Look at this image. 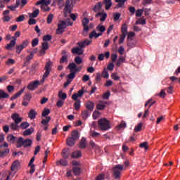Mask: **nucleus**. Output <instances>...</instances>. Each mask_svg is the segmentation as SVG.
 <instances>
[{
  "label": "nucleus",
  "instance_id": "10",
  "mask_svg": "<svg viewBox=\"0 0 180 180\" xmlns=\"http://www.w3.org/2000/svg\"><path fill=\"white\" fill-rule=\"evenodd\" d=\"M96 18H100V22H105L106 20V18H108V13L103 11L102 12H98L95 15Z\"/></svg>",
  "mask_w": 180,
  "mask_h": 180
},
{
  "label": "nucleus",
  "instance_id": "34",
  "mask_svg": "<svg viewBox=\"0 0 180 180\" xmlns=\"http://www.w3.org/2000/svg\"><path fill=\"white\" fill-rule=\"evenodd\" d=\"M33 131H34V129L31 127L28 129H26L24 132H23V136H30V134H32V133H33Z\"/></svg>",
  "mask_w": 180,
  "mask_h": 180
},
{
  "label": "nucleus",
  "instance_id": "2",
  "mask_svg": "<svg viewBox=\"0 0 180 180\" xmlns=\"http://www.w3.org/2000/svg\"><path fill=\"white\" fill-rule=\"evenodd\" d=\"M124 169V165H117L112 168V176L115 179H120L122 176V172Z\"/></svg>",
  "mask_w": 180,
  "mask_h": 180
},
{
  "label": "nucleus",
  "instance_id": "18",
  "mask_svg": "<svg viewBox=\"0 0 180 180\" xmlns=\"http://www.w3.org/2000/svg\"><path fill=\"white\" fill-rule=\"evenodd\" d=\"M72 53L73 54H77L78 56H82V54H84V50L81 49L79 47H75L72 49Z\"/></svg>",
  "mask_w": 180,
  "mask_h": 180
},
{
  "label": "nucleus",
  "instance_id": "12",
  "mask_svg": "<svg viewBox=\"0 0 180 180\" xmlns=\"http://www.w3.org/2000/svg\"><path fill=\"white\" fill-rule=\"evenodd\" d=\"M39 85H40V81L39 80L34 81L28 84L27 89H29V91H34V89H36V88H37Z\"/></svg>",
  "mask_w": 180,
  "mask_h": 180
},
{
  "label": "nucleus",
  "instance_id": "25",
  "mask_svg": "<svg viewBox=\"0 0 180 180\" xmlns=\"http://www.w3.org/2000/svg\"><path fill=\"white\" fill-rule=\"evenodd\" d=\"M79 148H86V139L85 138L81 139Z\"/></svg>",
  "mask_w": 180,
  "mask_h": 180
},
{
  "label": "nucleus",
  "instance_id": "13",
  "mask_svg": "<svg viewBox=\"0 0 180 180\" xmlns=\"http://www.w3.org/2000/svg\"><path fill=\"white\" fill-rule=\"evenodd\" d=\"M84 94H85V90L84 89V87H82L81 90L78 91L77 94H74L72 96V99H73V101H77V99L81 98Z\"/></svg>",
  "mask_w": 180,
  "mask_h": 180
},
{
  "label": "nucleus",
  "instance_id": "41",
  "mask_svg": "<svg viewBox=\"0 0 180 180\" xmlns=\"http://www.w3.org/2000/svg\"><path fill=\"white\" fill-rule=\"evenodd\" d=\"M29 126H30L29 122H24L21 123V124L20 125V128H21L22 130H25V129H27V127H29Z\"/></svg>",
  "mask_w": 180,
  "mask_h": 180
},
{
  "label": "nucleus",
  "instance_id": "35",
  "mask_svg": "<svg viewBox=\"0 0 180 180\" xmlns=\"http://www.w3.org/2000/svg\"><path fill=\"white\" fill-rule=\"evenodd\" d=\"M11 2V0H0V11H2L5 5Z\"/></svg>",
  "mask_w": 180,
  "mask_h": 180
},
{
  "label": "nucleus",
  "instance_id": "48",
  "mask_svg": "<svg viewBox=\"0 0 180 180\" xmlns=\"http://www.w3.org/2000/svg\"><path fill=\"white\" fill-rule=\"evenodd\" d=\"M58 97L60 99H63V101H65V99H67V94L63 93V91H59Z\"/></svg>",
  "mask_w": 180,
  "mask_h": 180
},
{
  "label": "nucleus",
  "instance_id": "45",
  "mask_svg": "<svg viewBox=\"0 0 180 180\" xmlns=\"http://www.w3.org/2000/svg\"><path fill=\"white\" fill-rule=\"evenodd\" d=\"M70 155V152L68 151V149H63L62 151V156L63 158H68Z\"/></svg>",
  "mask_w": 180,
  "mask_h": 180
},
{
  "label": "nucleus",
  "instance_id": "14",
  "mask_svg": "<svg viewBox=\"0 0 180 180\" xmlns=\"http://www.w3.org/2000/svg\"><path fill=\"white\" fill-rule=\"evenodd\" d=\"M30 99H32V95L27 94L24 96L22 99V106H29V103L30 102Z\"/></svg>",
  "mask_w": 180,
  "mask_h": 180
},
{
  "label": "nucleus",
  "instance_id": "16",
  "mask_svg": "<svg viewBox=\"0 0 180 180\" xmlns=\"http://www.w3.org/2000/svg\"><path fill=\"white\" fill-rule=\"evenodd\" d=\"M19 168H20V162L18 160L14 161L11 165V171H18Z\"/></svg>",
  "mask_w": 180,
  "mask_h": 180
},
{
  "label": "nucleus",
  "instance_id": "56",
  "mask_svg": "<svg viewBox=\"0 0 180 180\" xmlns=\"http://www.w3.org/2000/svg\"><path fill=\"white\" fill-rule=\"evenodd\" d=\"M75 63H76V64L79 65V64H82V63H84V61L82 60V58H81L79 56H77L75 58Z\"/></svg>",
  "mask_w": 180,
  "mask_h": 180
},
{
  "label": "nucleus",
  "instance_id": "27",
  "mask_svg": "<svg viewBox=\"0 0 180 180\" xmlns=\"http://www.w3.org/2000/svg\"><path fill=\"white\" fill-rule=\"evenodd\" d=\"M71 138L73 139L74 140L77 141L78 139H79V133H78V131H72L71 134Z\"/></svg>",
  "mask_w": 180,
  "mask_h": 180
},
{
  "label": "nucleus",
  "instance_id": "36",
  "mask_svg": "<svg viewBox=\"0 0 180 180\" xmlns=\"http://www.w3.org/2000/svg\"><path fill=\"white\" fill-rule=\"evenodd\" d=\"M74 108L75 109V110H79V109H81V101L77 99V101H75V103L74 104Z\"/></svg>",
  "mask_w": 180,
  "mask_h": 180
},
{
  "label": "nucleus",
  "instance_id": "1",
  "mask_svg": "<svg viewBox=\"0 0 180 180\" xmlns=\"http://www.w3.org/2000/svg\"><path fill=\"white\" fill-rule=\"evenodd\" d=\"M68 68L70 71V73L68 75V79L72 81L74 78H75V74L82 70V67L79 66V68L77 67V65L74 63H70L68 65Z\"/></svg>",
  "mask_w": 180,
  "mask_h": 180
},
{
  "label": "nucleus",
  "instance_id": "62",
  "mask_svg": "<svg viewBox=\"0 0 180 180\" xmlns=\"http://www.w3.org/2000/svg\"><path fill=\"white\" fill-rule=\"evenodd\" d=\"M41 49H43L44 50H49V43H47L46 41L43 42L41 44Z\"/></svg>",
  "mask_w": 180,
  "mask_h": 180
},
{
  "label": "nucleus",
  "instance_id": "55",
  "mask_svg": "<svg viewBox=\"0 0 180 180\" xmlns=\"http://www.w3.org/2000/svg\"><path fill=\"white\" fill-rule=\"evenodd\" d=\"M101 75L103 78H109V72L105 68H104L103 71L101 73Z\"/></svg>",
  "mask_w": 180,
  "mask_h": 180
},
{
  "label": "nucleus",
  "instance_id": "51",
  "mask_svg": "<svg viewBox=\"0 0 180 180\" xmlns=\"http://www.w3.org/2000/svg\"><path fill=\"white\" fill-rule=\"evenodd\" d=\"M41 9L44 12H50V11H51V8L50 7H48V6L43 4L41 6Z\"/></svg>",
  "mask_w": 180,
  "mask_h": 180
},
{
  "label": "nucleus",
  "instance_id": "52",
  "mask_svg": "<svg viewBox=\"0 0 180 180\" xmlns=\"http://www.w3.org/2000/svg\"><path fill=\"white\" fill-rule=\"evenodd\" d=\"M140 148H144L145 150H148V142H143L140 143L139 145Z\"/></svg>",
  "mask_w": 180,
  "mask_h": 180
},
{
  "label": "nucleus",
  "instance_id": "57",
  "mask_svg": "<svg viewBox=\"0 0 180 180\" xmlns=\"http://www.w3.org/2000/svg\"><path fill=\"white\" fill-rule=\"evenodd\" d=\"M142 127H143V124L139 123L136 127H135L134 131H136V133L139 132V131H141V128Z\"/></svg>",
  "mask_w": 180,
  "mask_h": 180
},
{
  "label": "nucleus",
  "instance_id": "32",
  "mask_svg": "<svg viewBox=\"0 0 180 180\" xmlns=\"http://www.w3.org/2000/svg\"><path fill=\"white\" fill-rule=\"evenodd\" d=\"M82 154L81 151L76 150L72 153V158H79V157H82Z\"/></svg>",
  "mask_w": 180,
  "mask_h": 180
},
{
  "label": "nucleus",
  "instance_id": "17",
  "mask_svg": "<svg viewBox=\"0 0 180 180\" xmlns=\"http://www.w3.org/2000/svg\"><path fill=\"white\" fill-rule=\"evenodd\" d=\"M13 40L11 41V43L8 44L6 46V50H11L12 47H15V44H16V37H13Z\"/></svg>",
  "mask_w": 180,
  "mask_h": 180
},
{
  "label": "nucleus",
  "instance_id": "26",
  "mask_svg": "<svg viewBox=\"0 0 180 180\" xmlns=\"http://www.w3.org/2000/svg\"><path fill=\"white\" fill-rule=\"evenodd\" d=\"M94 106H95V105L94 104V103L92 101H88L86 103V108L89 110H91V111L94 110Z\"/></svg>",
  "mask_w": 180,
  "mask_h": 180
},
{
  "label": "nucleus",
  "instance_id": "61",
  "mask_svg": "<svg viewBox=\"0 0 180 180\" xmlns=\"http://www.w3.org/2000/svg\"><path fill=\"white\" fill-rule=\"evenodd\" d=\"M143 12H144V10L138 9L136 12V16H137L138 18H140V16H141V15H143Z\"/></svg>",
  "mask_w": 180,
  "mask_h": 180
},
{
  "label": "nucleus",
  "instance_id": "46",
  "mask_svg": "<svg viewBox=\"0 0 180 180\" xmlns=\"http://www.w3.org/2000/svg\"><path fill=\"white\" fill-rule=\"evenodd\" d=\"M96 30L98 32H101L100 33H103V32H105V30H106V28L105 27V26L103 25H98L96 27Z\"/></svg>",
  "mask_w": 180,
  "mask_h": 180
},
{
  "label": "nucleus",
  "instance_id": "49",
  "mask_svg": "<svg viewBox=\"0 0 180 180\" xmlns=\"http://www.w3.org/2000/svg\"><path fill=\"white\" fill-rule=\"evenodd\" d=\"M53 19H54V15H53L52 13H50L46 19V22L48 23V25H50V23H51V22H53Z\"/></svg>",
  "mask_w": 180,
  "mask_h": 180
},
{
  "label": "nucleus",
  "instance_id": "44",
  "mask_svg": "<svg viewBox=\"0 0 180 180\" xmlns=\"http://www.w3.org/2000/svg\"><path fill=\"white\" fill-rule=\"evenodd\" d=\"M60 64H63L64 63H66V64L68 63V56L64 55L61 57L60 60Z\"/></svg>",
  "mask_w": 180,
  "mask_h": 180
},
{
  "label": "nucleus",
  "instance_id": "33",
  "mask_svg": "<svg viewBox=\"0 0 180 180\" xmlns=\"http://www.w3.org/2000/svg\"><path fill=\"white\" fill-rule=\"evenodd\" d=\"M68 146H70V147H72V146H74V144H75V139H73V138L70 137L67 139L66 141Z\"/></svg>",
  "mask_w": 180,
  "mask_h": 180
},
{
  "label": "nucleus",
  "instance_id": "19",
  "mask_svg": "<svg viewBox=\"0 0 180 180\" xmlns=\"http://www.w3.org/2000/svg\"><path fill=\"white\" fill-rule=\"evenodd\" d=\"M103 5H105V11H109L112 6V0H103Z\"/></svg>",
  "mask_w": 180,
  "mask_h": 180
},
{
  "label": "nucleus",
  "instance_id": "28",
  "mask_svg": "<svg viewBox=\"0 0 180 180\" xmlns=\"http://www.w3.org/2000/svg\"><path fill=\"white\" fill-rule=\"evenodd\" d=\"M102 6H103V4L102 2H98L97 3L94 8H93V11H94V12H98L101 9H102Z\"/></svg>",
  "mask_w": 180,
  "mask_h": 180
},
{
  "label": "nucleus",
  "instance_id": "11",
  "mask_svg": "<svg viewBox=\"0 0 180 180\" xmlns=\"http://www.w3.org/2000/svg\"><path fill=\"white\" fill-rule=\"evenodd\" d=\"M11 119H13L15 123H22L23 120V117H20V115L18 112L13 113L11 115Z\"/></svg>",
  "mask_w": 180,
  "mask_h": 180
},
{
  "label": "nucleus",
  "instance_id": "8",
  "mask_svg": "<svg viewBox=\"0 0 180 180\" xmlns=\"http://www.w3.org/2000/svg\"><path fill=\"white\" fill-rule=\"evenodd\" d=\"M29 43H30V41L28 39H26L23 41L21 44L17 46V47L15 48L17 54H20L23 49H26V47L29 46Z\"/></svg>",
  "mask_w": 180,
  "mask_h": 180
},
{
  "label": "nucleus",
  "instance_id": "60",
  "mask_svg": "<svg viewBox=\"0 0 180 180\" xmlns=\"http://www.w3.org/2000/svg\"><path fill=\"white\" fill-rule=\"evenodd\" d=\"M48 115H50V110L47 108H45L42 112L41 116H43L44 117H47Z\"/></svg>",
  "mask_w": 180,
  "mask_h": 180
},
{
  "label": "nucleus",
  "instance_id": "38",
  "mask_svg": "<svg viewBox=\"0 0 180 180\" xmlns=\"http://www.w3.org/2000/svg\"><path fill=\"white\" fill-rule=\"evenodd\" d=\"M89 134L93 139H95L96 137H99L101 136L100 133H98L92 129L90 130Z\"/></svg>",
  "mask_w": 180,
  "mask_h": 180
},
{
  "label": "nucleus",
  "instance_id": "15",
  "mask_svg": "<svg viewBox=\"0 0 180 180\" xmlns=\"http://www.w3.org/2000/svg\"><path fill=\"white\" fill-rule=\"evenodd\" d=\"M106 103H108V102L100 101L96 105V109L98 110H103L105 108H106Z\"/></svg>",
  "mask_w": 180,
  "mask_h": 180
},
{
  "label": "nucleus",
  "instance_id": "20",
  "mask_svg": "<svg viewBox=\"0 0 180 180\" xmlns=\"http://www.w3.org/2000/svg\"><path fill=\"white\" fill-rule=\"evenodd\" d=\"M89 148H90V150H98V148H99V146L96 144L94 141L91 140L89 142Z\"/></svg>",
  "mask_w": 180,
  "mask_h": 180
},
{
  "label": "nucleus",
  "instance_id": "59",
  "mask_svg": "<svg viewBox=\"0 0 180 180\" xmlns=\"http://www.w3.org/2000/svg\"><path fill=\"white\" fill-rule=\"evenodd\" d=\"M113 16H114V22H117V20L120 19L121 14L120 13H114Z\"/></svg>",
  "mask_w": 180,
  "mask_h": 180
},
{
  "label": "nucleus",
  "instance_id": "40",
  "mask_svg": "<svg viewBox=\"0 0 180 180\" xmlns=\"http://www.w3.org/2000/svg\"><path fill=\"white\" fill-rule=\"evenodd\" d=\"M57 165H63L65 167V165H68V162L64 159H60L59 161L56 162Z\"/></svg>",
  "mask_w": 180,
  "mask_h": 180
},
{
  "label": "nucleus",
  "instance_id": "47",
  "mask_svg": "<svg viewBox=\"0 0 180 180\" xmlns=\"http://www.w3.org/2000/svg\"><path fill=\"white\" fill-rule=\"evenodd\" d=\"M126 128V122L124 121H122L121 123L116 127V129L117 130H121V129H125Z\"/></svg>",
  "mask_w": 180,
  "mask_h": 180
},
{
  "label": "nucleus",
  "instance_id": "6",
  "mask_svg": "<svg viewBox=\"0 0 180 180\" xmlns=\"http://www.w3.org/2000/svg\"><path fill=\"white\" fill-rule=\"evenodd\" d=\"M8 147H9V144L6 142H4L3 145H0V158H4L9 154L11 150Z\"/></svg>",
  "mask_w": 180,
  "mask_h": 180
},
{
  "label": "nucleus",
  "instance_id": "42",
  "mask_svg": "<svg viewBox=\"0 0 180 180\" xmlns=\"http://www.w3.org/2000/svg\"><path fill=\"white\" fill-rule=\"evenodd\" d=\"M124 61H125L124 57L120 56L116 63L117 67H120V65H122V63H124Z\"/></svg>",
  "mask_w": 180,
  "mask_h": 180
},
{
  "label": "nucleus",
  "instance_id": "5",
  "mask_svg": "<svg viewBox=\"0 0 180 180\" xmlns=\"http://www.w3.org/2000/svg\"><path fill=\"white\" fill-rule=\"evenodd\" d=\"M98 127L103 131H106L110 129V122L105 118H101L98 121Z\"/></svg>",
  "mask_w": 180,
  "mask_h": 180
},
{
  "label": "nucleus",
  "instance_id": "53",
  "mask_svg": "<svg viewBox=\"0 0 180 180\" xmlns=\"http://www.w3.org/2000/svg\"><path fill=\"white\" fill-rule=\"evenodd\" d=\"M8 141H10V143H15L16 141V137H15L13 135H8L7 137Z\"/></svg>",
  "mask_w": 180,
  "mask_h": 180
},
{
  "label": "nucleus",
  "instance_id": "50",
  "mask_svg": "<svg viewBox=\"0 0 180 180\" xmlns=\"http://www.w3.org/2000/svg\"><path fill=\"white\" fill-rule=\"evenodd\" d=\"M88 116H89V112L88 110H85L82 112V119H84V120H86V119H88Z\"/></svg>",
  "mask_w": 180,
  "mask_h": 180
},
{
  "label": "nucleus",
  "instance_id": "54",
  "mask_svg": "<svg viewBox=\"0 0 180 180\" xmlns=\"http://www.w3.org/2000/svg\"><path fill=\"white\" fill-rule=\"evenodd\" d=\"M73 174L74 175H79L81 174V169L79 167H73Z\"/></svg>",
  "mask_w": 180,
  "mask_h": 180
},
{
  "label": "nucleus",
  "instance_id": "7",
  "mask_svg": "<svg viewBox=\"0 0 180 180\" xmlns=\"http://www.w3.org/2000/svg\"><path fill=\"white\" fill-rule=\"evenodd\" d=\"M51 65L52 63L51 61L46 62L44 70H46L42 79L41 80V82H44L46 78L50 75V72L51 71Z\"/></svg>",
  "mask_w": 180,
  "mask_h": 180
},
{
  "label": "nucleus",
  "instance_id": "22",
  "mask_svg": "<svg viewBox=\"0 0 180 180\" xmlns=\"http://www.w3.org/2000/svg\"><path fill=\"white\" fill-rule=\"evenodd\" d=\"M102 36V33L99 32V33H96V31L93 30L90 34H89V37L90 39H94V37H95V39H98V37Z\"/></svg>",
  "mask_w": 180,
  "mask_h": 180
},
{
  "label": "nucleus",
  "instance_id": "29",
  "mask_svg": "<svg viewBox=\"0 0 180 180\" xmlns=\"http://www.w3.org/2000/svg\"><path fill=\"white\" fill-rule=\"evenodd\" d=\"M39 13H40V10L35 9L32 13L29 14V16L30 18H37Z\"/></svg>",
  "mask_w": 180,
  "mask_h": 180
},
{
  "label": "nucleus",
  "instance_id": "30",
  "mask_svg": "<svg viewBox=\"0 0 180 180\" xmlns=\"http://www.w3.org/2000/svg\"><path fill=\"white\" fill-rule=\"evenodd\" d=\"M19 122H12L11 124H10V128L11 129V130H14V131H16L18 130V129H19Z\"/></svg>",
  "mask_w": 180,
  "mask_h": 180
},
{
  "label": "nucleus",
  "instance_id": "24",
  "mask_svg": "<svg viewBox=\"0 0 180 180\" xmlns=\"http://www.w3.org/2000/svg\"><path fill=\"white\" fill-rule=\"evenodd\" d=\"M33 57L32 55H28L25 57V58L24 59V65H28L29 64H30V61H32V60H33Z\"/></svg>",
  "mask_w": 180,
  "mask_h": 180
},
{
  "label": "nucleus",
  "instance_id": "4",
  "mask_svg": "<svg viewBox=\"0 0 180 180\" xmlns=\"http://www.w3.org/2000/svg\"><path fill=\"white\" fill-rule=\"evenodd\" d=\"M16 143L17 148H20L22 146L27 148L32 146V141L30 139L23 140L22 137H20L16 140Z\"/></svg>",
  "mask_w": 180,
  "mask_h": 180
},
{
  "label": "nucleus",
  "instance_id": "37",
  "mask_svg": "<svg viewBox=\"0 0 180 180\" xmlns=\"http://www.w3.org/2000/svg\"><path fill=\"white\" fill-rule=\"evenodd\" d=\"M6 98H9V94L4 92V90H0V99H5Z\"/></svg>",
  "mask_w": 180,
  "mask_h": 180
},
{
  "label": "nucleus",
  "instance_id": "64",
  "mask_svg": "<svg viewBox=\"0 0 180 180\" xmlns=\"http://www.w3.org/2000/svg\"><path fill=\"white\" fill-rule=\"evenodd\" d=\"M105 179V174L103 173L99 174L96 178V180H103Z\"/></svg>",
  "mask_w": 180,
  "mask_h": 180
},
{
  "label": "nucleus",
  "instance_id": "23",
  "mask_svg": "<svg viewBox=\"0 0 180 180\" xmlns=\"http://www.w3.org/2000/svg\"><path fill=\"white\" fill-rule=\"evenodd\" d=\"M37 115V112L36 110L32 109L28 112V117H30L31 120L36 119V116Z\"/></svg>",
  "mask_w": 180,
  "mask_h": 180
},
{
  "label": "nucleus",
  "instance_id": "3",
  "mask_svg": "<svg viewBox=\"0 0 180 180\" xmlns=\"http://www.w3.org/2000/svg\"><path fill=\"white\" fill-rule=\"evenodd\" d=\"M73 22L60 20L58 24V28L56 30V34H63L64 33V30L67 29V26H72Z\"/></svg>",
  "mask_w": 180,
  "mask_h": 180
},
{
  "label": "nucleus",
  "instance_id": "9",
  "mask_svg": "<svg viewBox=\"0 0 180 180\" xmlns=\"http://www.w3.org/2000/svg\"><path fill=\"white\" fill-rule=\"evenodd\" d=\"M82 26L84 27L83 34H84V36H86L88 34V32H89V27L88 26V25L89 23V19H88L87 18H84L82 21Z\"/></svg>",
  "mask_w": 180,
  "mask_h": 180
},
{
  "label": "nucleus",
  "instance_id": "58",
  "mask_svg": "<svg viewBox=\"0 0 180 180\" xmlns=\"http://www.w3.org/2000/svg\"><path fill=\"white\" fill-rule=\"evenodd\" d=\"M111 78L114 79V81H119V79H120V77L117 75V73H112L111 75Z\"/></svg>",
  "mask_w": 180,
  "mask_h": 180
},
{
  "label": "nucleus",
  "instance_id": "21",
  "mask_svg": "<svg viewBox=\"0 0 180 180\" xmlns=\"http://www.w3.org/2000/svg\"><path fill=\"white\" fill-rule=\"evenodd\" d=\"M25 92V87L21 89L19 91H18L15 94L11 96V101H14V99H17V98H19L20 96V94Z\"/></svg>",
  "mask_w": 180,
  "mask_h": 180
},
{
  "label": "nucleus",
  "instance_id": "39",
  "mask_svg": "<svg viewBox=\"0 0 180 180\" xmlns=\"http://www.w3.org/2000/svg\"><path fill=\"white\" fill-rule=\"evenodd\" d=\"M122 34H127V24L124 23L121 27Z\"/></svg>",
  "mask_w": 180,
  "mask_h": 180
},
{
  "label": "nucleus",
  "instance_id": "43",
  "mask_svg": "<svg viewBox=\"0 0 180 180\" xmlns=\"http://www.w3.org/2000/svg\"><path fill=\"white\" fill-rule=\"evenodd\" d=\"M72 12V7L70 6H65L64 8V13L67 15V13H71Z\"/></svg>",
  "mask_w": 180,
  "mask_h": 180
},
{
  "label": "nucleus",
  "instance_id": "63",
  "mask_svg": "<svg viewBox=\"0 0 180 180\" xmlns=\"http://www.w3.org/2000/svg\"><path fill=\"white\" fill-rule=\"evenodd\" d=\"M158 96L160 98H165V96H167V93H165V89H162L160 94H158Z\"/></svg>",
  "mask_w": 180,
  "mask_h": 180
},
{
  "label": "nucleus",
  "instance_id": "31",
  "mask_svg": "<svg viewBox=\"0 0 180 180\" xmlns=\"http://www.w3.org/2000/svg\"><path fill=\"white\" fill-rule=\"evenodd\" d=\"M50 120H51V117L50 116H47L46 117L45 119H43L41 122V124H43V126H47V124H49V122H50Z\"/></svg>",
  "mask_w": 180,
  "mask_h": 180
}]
</instances>
